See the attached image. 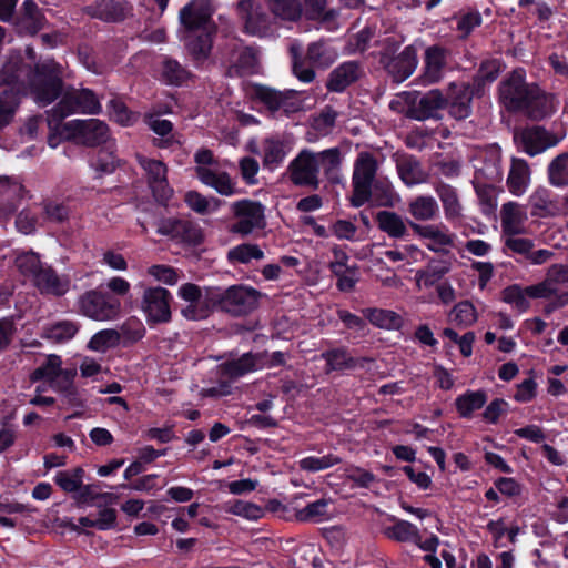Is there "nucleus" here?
<instances>
[{
	"instance_id": "nucleus-1",
	"label": "nucleus",
	"mask_w": 568,
	"mask_h": 568,
	"mask_svg": "<svg viewBox=\"0 0 568 568\" xmlns=\"http://www.w3.org/2000/svg\"><path fill=\"white\" fill-rule=\"evenodd\" d=\"M65 77L63 67L53 60H43L33 71H27L21 55L11 57L0 71V81L4 85L0 92V128L12 121L21 90L39 105H47L62 92Z\"/></svg>"
},
{
	"instance_id": "nucleus-2",
	"label": "nucleus",
	"mask_w": 568,
	"mask_h": 568,
	"mask_svg": "<svg viewBox=\"0 0 568 568\" xmlns=\"http://www.w3.org/2000/svg\"><path fill=\"white\" fill-rule=\"evenodd\" d=\"M212 0H192L180 11V38L189 55L197 63L204 62L212 50L216 27L212 21Z\"/></svg>"
},
{
	"instance_id": "nucleus-3",
	"label": "nucleus",
	"mask_w": 568,
	"mask_h": 568,
	"mask_svg": "<svg viewBox=\"0 0 568 568\" xmlns=\"http://www.w3.org/2000/svg\"><path fill=\"white\" fill-rule=\"evenodd\" d=\"M101 104L95 94L88 89H67L57 105L48 112V128L50 130L48 143L51 148L59 145L55 132L62 129V121L75 113H99Z\"/></svg>"
},
{
	"instance_id": "nucleus-4",
	"label": "nucleus",
	"mask_w": 568,
	"mask_h": 568,
	"mask_svg": "<svg viewBox=\"0 0 568 568\" xmlns=\"http://www.w3.org/2000/svg\"><path fill=\"white\" fill-rule=\"evenodd\" d=\"M267 11L264 0H239L236 13L242 31L256 38L275 37L277 34L276 22Z\"/></svg>"
},
{
	"instance_id": "nucleus-5",
	"label": "nucleus",
	"mask_w": 568,
	"mask_h": 568,
	"mask_svg": "<svg viewBox=\"0 0 568 568\" xmlns=\"http://www.w3.org/2000/svg\"><path fill=\"white\" fill-rule=\"evenodd\" d=\"M59 143L63 139H75L87 145H99L109 140L108 125L98 119L72 120L55 132Z\"/></svg>"
},
{
	"instance_id": "nucleus-6",
	"label": "nucleus",
	"mask_w": 568,
	"mask_h": 568,
	"mask_svg": "<svg viewBox=\"0 0 568 568\" xmlns=\"http://www.w3.org/2000/svg\"><path fill=\"white\" fill-rule=\"evenodd\" d=\"M377 170L375 158L368 152L358 154L354 163L352 204L355 207L366 203L372 194V183Z\"/></svg>"
},
{
	"instance_id": "nucleus-7",
	"label": "nucleus",
	"mask_w": 568,
	"mask_h": 568,
	"mask_svg": "<svg viewBox=\"0 0 568 568\" xmlns=\"http://www.w3.org/2000/svg\"><path fill=\"white\" fill-rule=\"evenodd\" d=\"M261 297V293L253 287L234 285L223 293L217 292L215 302L221 308L232 315H244L254 311Z\"/></svg>"
},
{
	"instance_id": "nucleus-8",
	"label": "nucleus",
	"mask_w": 568,
	"mask_h": 568,
	"mask_svg": "<svg viewBox=\"0 0 568 568\" xmlns=\"http://www.w3.org/2000/svg\"><path fill=\"white\" fill-rule=\"evenodd\" d=\"M178 295L189 303L182 310L184 317L196 321L209 315L211 305L217 297V292L209 288L202 290L193 283H185L180 286Z\"/></svg>"
},
{
	"instance_id": "nucleus-9",
	"label": "nucleus",
	"mask_w": 568,
	"mask_h": 568,
	"mask_svg": "<svg viewBox=\"0 0 568 568\" xmlns=\"http://www.w3.org/2000/svg\"><path fill=\"white\" fill-rule=\"evenodd\" d=\"M287 174L296 186L317 189L320 171L315 152L304 149L288 164Z\"/></svg>"
},
{
	"instance_id": "nucleus-10",
	"label": "nucleus",
	"mask_w": 568,
	"mask_h": 568,
	"mask_svg": "<svg viewBox=\"0 0 568 568\" xmlns=\"http://www.w3.org/2000/svg\"><path fill=\"white\" fill-rule=\"evenodd\" d=\"M79 307L84 316L103 322L119 316L121 303L98 291H89L80 297Z\"/></svg>"
},
{
	"instance_id": "nucleus-11",
	"label": "nucleus",
	"mask_w": 568,
	"mask_h": 568,
	"mask_svg": "<svg viewBox=\"0 0 568 568\" xmlns=\"http://www.w3.org/2000/svg\"><path fill=\"white\" fill-rule=\"evenodd\" d=\"M531 87L525 83V71L517 69L500 83L499 98L501 103L514 111H524L528 105Z\"/></svg>"
},
{
	"instance_id": "nucleus-12",
	"label": "nucleus",
	"mask_w": 568,
	"mask_h": 568,
	"mask_svg": "<svg viewBox=\"0 0 568 568\" xmlns=\"http://www.w3.org/2000/svg\"><path fill=\"white\" fill-rule=\"evenodd\" d=\"M171 293L163 287H148L141 300V310L146 322L166 323L171 320Z\"/></svg>"
},
{
	"instance_id": "nucleus-13",
	"label": "nucleus",
	"mask_w": 568,
	"mask_h": 568,
	"mask_svg": "<svg viewBox=\"0 0 568 568\" xmlns=\"http://www.w3.org/2000/svg\"><path fill=\"white\" fill-rule=\"evenodd\" d=\"M232 209L237 219L232 226V232L247 235L255 229L264 226V206L261 203L241 200L233 203Z\"/></svg>"
},
{
	"instance_id": "nucleus-14",
	"label": "nucleus",
	"mask_w": 568,
	"mask_h": 568,
	"mask_svg": "<svg viewBox=\"0 0 568 568\" xmlns=\"http://www.w3.org/2000/svg\"><path fill=\"white\" fill-rule=\"evenodd\" d=\"M158 233L187 244L199 245L204 240L202 227L187 220L165 219L158 225Z\"/></svg>"
},
{
	"instance_id": "nucleus-15",
	"label": "nucleus",
	"mask_w": 568,
	"mask_h": 568,
	"mask_svg": "<svg viewBox=\"0 0 568 568\" xmlns=\"http://www.w3.org/2000/svg\"><path fill=\"white\" fill-rule=\"evenodd\" d=\"M138 160L146 174L148 183L156 201H168L172 196L173 190L168 183L166 165L159 160L146 159L144 156H138Z\"/></svg>"
},
{
	"instance_id": "nucleus-16",
	"label": "nucleus",
	"mask_w": 568,
	"mask_h": 568,
	"mask_svg": "<svg viewBox=\"0 0 568 568\" xmlns=\"http://www.w3.org/2000/svg\"><path fill=\"white\" fill-rule=\"evenodd\" d=\"M410 227L415 234L427 241L430 251L440 252L454 243L455 235L444 224L423 225L413 222Z\"/></svg>"
},
{
	"instance_id": "nucleus-17",
	"label": "nucleus",
	"mask_w": 568,
	"mask_h": 568,
	"mask_svg": "<svg viewBox=\"0 0 568 568\" xmlns=\"http://www.w3.org/2000/svg\"><path fill=\"white\" fill-rule=\"evenodd\" d=\"M448 52L446 49L432 45L425 50L424 67L420 80L424 84H433L438 82L447 65Z\"/></svg>"
},
{
	"instance_id": "nucleus-18",
	"label": "nucleus",
	"mask_w": 568,
	"mask_h": 568,
	"mask_svg": "<svg viewBox=\"0 0 568 568\" xmlns=\"http://www.w3.org/2000/svg\"><path fill=\"white\" fill-rule=\"evenodd\" d=\"M417 64V50L413 45H408L386 63V69L394 81L403 82L414 73Z\"/></svg>"
},
{
	"instance_id": "nucleus-19",
	"label": "nucleus",
	"mask_w": 568,
	"mask_h": 568,
	"mask_svg": "<svg viewBox=\"0 0 568 568\" xmlns=\"http://www.w3.org/2000/svg\"><path fill=\"white\" fill-rule=\"evenodd\" d=\"M229 74L248 75L258 72L260 63L254 49L248 47H239L230 55Z\"/></svg>"
},
{
	"instance_id": "nucleus-20",
	"label": "nucleus",
	"mask_w": 568,
	"mask_h": 568,
	"mask_svg": "<svg viewBox=\"0 0 568 568\" xmlns=\"http://www.w3.org/2000/svg\"><path fill=\"white\" fill-rule=\"evenodd\" d=\"M527 212L517 202H507L500 210L501 235L521 234L525 232Z\"/></svg>"
},
{
	"instance_id": "nucleus-21",
	"label": "nucleus",
	"mask_w": 568,
	"mask_h": 568,
	"mask_svg": "<svg viewBox=\"0 0 568 568\" xmlns=\"http://www.w3.org/2000/svg\"><path fill=\"white\" fill-rule=\"evenodd\" d=\"M515 138L519 142L520 149L530 156L542 153L554 145L548 133L539 126L526 129Z\"/></svg>"
},
{
	"instance_id": "nucleus-22",
	"label": "nucleus",
	"mask_w": 568,
	"mask_h": 568,
	"mask_svg": "<svg viewBox=\"0 0 568 568\" xmlns=\"http://www.w3.org/2000/svg\"><path fill=\"white\" fill-rule=\"evenodd\" d=\"M251 150L262 156L264 168L275 170L283 163L291 149L283 140L271 136L262 141L261 152Z\"/></svg>"
},
{
	"instance_id": "nucleus-23",
	"label": "nucleus",
	"mask_w": 568,
	"mask_h": 568,
	"mask_svg": "<svg viewBox=\"0 0 568 568\" xmlns=\"http://www.w3.org/2000/svg\"><path fill=\"white\" fill-rule=\"evenodd\" d=\"M506 184L515 196L526 193L530 184V169L525 160L513 158Z\"/></svg>"
},
{
	"instance_id": "nucleus-24",
	"label": "nucleus",
	"mask_w": 568,
	"mask_h": 568,
	"mask_svg": "<svg viewBox=\"0 0 568 568\" xmlns=\"http://www.w3.org/2000/svg\"><path fill=\"white\" fill-rule=\"evenodd\" d=\"M199 180L206 186L214 189L219 194L232 196L237 193L236 183L219 166L212 170H201Z\"/></svg>"
},
{
	"instance_id": "nucleus-25",
	"label": "nucleus",
	"mask_w": 568,
	"mask_h": 568,
	"mask_svg": "<svg viewBox=\"0 0 568 568\" xmlns=\"http://www.w3.org/2000/svg\"><path fill=\"white\" fill-rule=\"evenodd\" d=\"M199 180L206 186L214 189L219 194L232 196L237 193L236 183L219 166L212 170H201Z\"/></svg>"
},
{
	"instance_id": "nucleus-26",
	"label": "nucleus",
	"mask_w": 568,
	"mask_h": 568,
	"mask_svg": "<svg viewBox=\"0 0 568 568\" xmlns=\"http://www.w3.org/2000/svg\"><path fill=\"white\" fill-rule=\"evenodd\" d=\"M361 75L359 65L349 61L336 67L331 73L327 81V89L334 92H342Z\"/></svg>"
},
{
	"instance_id": "nucleus-27",
	"label": "nucleus",
	"mask_w": 568,
	"mask_h": 568,
	"mask_svg": "<svg viewBox=\"0 0 568 568\" xmlns=\"http://www.w3.org/2000/svg\"><path fill=\"white\" fill-rule=\"evenodd\" d=\"M448 98L450 100L449 112L454 118L462 120L470 114L471 93L467 85L452 83Z\"/></svg>"
},
{
	"instance_id": "nucleus-28",
	"label": "nucleus",
	"mask_w": 568,
	"mask_h": 568,
	"mask_svg": "<svg viewBox=\"0 0 568 568\" xmlns=\"http://www.w3.org/2000/svg\"><path fill=\"white\" fill-rule=\"evenodd\" d=\"M257 94L273 111L283 110L290 113L300 109V105L294 102L295 94L293 92L283 93L271 88H260Z\"/></svg>"
},
{
	"instance_id": "nucleus-29",
	"label": "nucleus",
	"mask_w": 568,
	"mask_h": 568,
	"mask_svg": "<svg viewBox=\"0 0 568 568\" xmlns=\"http://www.w3.org/2000/svg\"><path fill=\"white\" fill-rule=\"evenodd\" d=\"M23 196L24 187L20 181L0 178V203L6 206L7 213L16 211Z\"/></svg>"
},
{
	"instance_id": "nucleus-30",
	"label": "nucleus",
	"mask_w": 568,
	"mask_h": 568,
	"mask_svg": "<svg viewBox=\"0 0 568 568\" xmlns=\"http://www.w3.org/2000/svg\"><path fill=\"white\" fill-rule=\"evenodd\" d=\"M408 212L416 221H432L439 214L437 201L430 195H419L408 203Z\"/></svg>"
},
{
	"instance_id": "nucleus-31",
	"label": "nucleus",
	"mask_w": 568,
	"mask_h": 568,
	"mask_svg": "<svg viewBox=\"0 0 568 568\" xmlns=\"http://www.w3.org/2000/svg\"><path fill=\"white\" fill-rule=\"evenodd\" d=\"M33 283L42 293L47 294L63 295L69 290V282L59 277L47 266H44Z\"/></svg>"
},
{
	"instance_id": "nucleus-32",
	"label": "nucleus",
	"mask_w": 568,
	"mask_h": 568,
	"mask_svg": "<svg viewBox=\"0 0 568 568\" xmlns=\"http://www.w3.org/2000/svg\"><path fill=\"white\" fill-rule=\"evenodd\" d=\"M500 300L519 314L527 312L530 307L527 290L519 284L505 287L500 292Z\"/></svg>"
},
{
	"instance_id": "nucleus-33",
	"label": "nucleus",
	"mask_w": 568,
	"mask_h": 568,
	"mask_svg": "<svg viewBox=\"0 0 568 568\" xmlns=\"http://www.w3.org/2000/svg\"><path fill=\"white\" fill-rule=\"evenodd\" d=\"M524 111L532 119H542L552 111L551 99L539 88L531 85L529 102Z\"/></svg>"
},
{
	"instance_id": "nucleus-34",
	"label": "nucleus",
	"mask_w": 568,
	"mask_h": 568,
	"mask_svg": "<svg viewBox=\"0 0 568 568\" xmlns=\"http://www.w3.org/2000/svg\"><path fill=\"white\" fill-rule=\"evenodd\" d=\"M326 362L325 372L352 369L356 366L355 359L345 348H333L321 354Z\"/></svg>"
},
{
	"instance_id": "nucleus-35",
	"label": "nucleus",
	"mask_w": 568,
	"mask_h": 568,
	"mask_svg": "<svg viewBox=\"0 0 568 568\" xmlns=\"http://www.w3.org/2000/svg\"><path fill=\"white\" fill-rule=\"evenodd\" d=\"M160 75L166 84L180 85L191 77V73L176 60L165 58L162 61Z\"/></svg>"
},
{
	"instance_id": "nucleus-36",
	"label": "nucleus",
	"mask_w": 568,
	"mask_h": 568,
	"mask_svg": "<svg viewBox=\"0 0 568 568\" xmlns=\"http://www.w3.org/2000/svg\"><path fill=\"white\" fill-rule=\"evenodd\" d=\"M329 499H318L297 510L296 517L301 521L322 523L329 519Z\"/></svg>"
},
{
	"instance_id": "nucleus-37",
	"label": "nucleus",
	"mask_w": 568,
	"mask_h": 568,
	"mask_svg": "<svg viewBox=\"0 0 568 568\" xmlns=\"http://www.w3.org/2000/svg\"><path fill=\"white\" fill-rule=\"evenodd\" d=\"M43 17L33 0H26L19 20L21 30L36 33L42 27Z\"/></svg>"
},
{
	"instance_id": "nucleus-38",
	"label": "nucleus",
	"mask_w": 568,
	"mask_h": 568,
	"mask_svg": "<svg viewBox=\"0 0 568 568\" xmlns=\"http://www.w3.org/2000/svg\"><path fill=\"white\" fill-rule=\"evenodd\" d=\"M376 221L379 229L390 237H403L407 232L403 219L395 212L382 211L377 214Z\"/></svg>"
},
{
	"instance_id": "nucleus-39",
	"label": "nucleus",
	"mask_w": 568,
	"mask_h": 568,
	"mask_svg": "<svg viewBox=\"0 0 568 568\" xmlns=\"http://www.w3.org/2000/svg\"><path fill=\"white\" fill-rule=\"evenodd\" d=\"M187 206L199 214H209L216 212L221 206V201L216 197H206L196 191H187L184 195Z\"/></svg>"
},
{
	"instance_id": "nucleus-40",
	"label": "nucleus",
	"mask_w": 568,
	"mask_h": 568,
	"mask_svg": "<svg viewBox=\"0 0 568 568\" xmlns=\"http://www.w3.org/2000/svg\"><path fill=\"white\" fill-rule=\"evenodd\" d=\"M487 400L483 390L467 392L456 398V408L462 417H470L475 410L480 409Z\"/></svg>"
},
{
	"instance_id": "nucleus-41",
	"label": "nucleus",
	"mask_w": 568,
	"mask_h": 568,
	"mask_svg": "<svg viewBox=\"0 0 568 568\" xmlns=\"http://www.w3.org/2000/svg\"><path fill=\"white\" fill-rule=\"evenodd\" d=\"M318 163V171L323 169L326 176L331 180L337 179L338 169L341 166V152L337 148L327 149L315 152Z\"/></svg>"
},
{
	"instance_id": "nucleus-42",
	"label": "nucleus",
	"mask_w": 568,
	"mask_h": 568,
	"mask_svg": "<svg viewBox=\"0 0 568 568\" xmlns=\"http://www.w3.org/2000/svg\"><path fill=\"white\" fill-rule=\"evenodd\" d=\"M84 470L77 467L68 470H60L54 476V483L65 493L78 491L83 484Z\"/></svg>"
},
{
	"instance_id": "nucleus-43",
	"label": "nucleus",
	"mask_w": 568,
	"mask_h": 568,
	"mask_svg": "<svg viewBox=\"0 0 568 568\" xmlns=\"http://www.w3.org/2000/svg\"><path fill=\"white\" fill-rule=\"evenodd\" d=\"M446 104V99L439 90H430L425 93L418 102V119H427L435 114L436 111L443 109Z\"/></svg>"
},
{
	"instance_id": "nucleus-44",
	"label": "nucleus",
	"mask_w": 568,
	"mask_h": 568,
	"mask_svg": "<svg viewBox=\"0 0 568 568\" xmlns=\"http://www.w3.org/2000/svg\"><path fill=\"white\" fill-rule=\"evenodd\" d=\"M261 367V359L250 353L244 354L239 359L225 365V374L232 378H237Z\"/></svg>"
},
{
	"instance_id": "nucleus-45",
	"label": "nucleus",
	"mask_w": 568,
	"mask_h": 568,
	"mask_svg": "<svg viewBox=\"0 0 568 568\" xmlns=\"http://www.w3.org/2000/svg\"><path fill=\"white\" fill-rule=\"evenodd\" d=\"M224 510L248 520H257L264 515V510L261 506L244 500L229 501L224 505Z\"/></svg>"
},
{
	"instance_id": "nucleus-46",
	"label": "nucleus",
	"mask_w": 568,
	"mask_h": 568,
	"mask_svg": "<svg viewBox=\"0 0 568 568\" xmlns=\"http://www.w3.org/2000/svg\"><path fill=\"white\" fill-rule=\"evenodd\" d=\"M398 173L407 186L420 184L427 180V175L422 170L419 163L410 159L398 164Z\"/></svg>"
},
{
	"instance_id": "nucleus-47",
	"label": "nucleus",
	"mask_w": 568,
	"mask_h": 568,
	"mask_svg": "<svg viewBox=\"0 0 568 568\" xmlns=\"http://www.w3.org/2000/svg\"><path fill=\"white\" fill-rule=\"evenodd\" d=\"M385 534L388 538L405 542L419 540L418 528L406 520H399L394 526L386 528Z\"/></svg>"
},
{
	"instance_id": "nucleus-48",
	"label": "nucleus",
	"mask_w": 568,
	"mask_h": 568,
	"mask_svg": "<svg viewBox=\"0 0 568 568\" xmlns=\"http://www.w3.org/2000/svg\"><path fill=\"white\" fill-rule=\"evenodd\" d=\"M16 265L20 273L32 282L44 268L39 256L33 252L19 254L16 258Z\"/></svg>"
},
{
	"instance_id": "nucleus-49",
	"label": "nucleus",
	"mask_w": 568,
	"mask_h": 568,
	"mask_svg": "<svg viewBox=\"0 0 568 568\" xmlns=\"http://www.w3.org/2000/svg\"><path fill=\"white\" fill-rule=\"evenodd\" d=\"M364 315L372 324L386 329L395 328L400 324V317L388 310L367 308L364 311Z\"/></svg>"
},
{
	"instance_id": "nucleus-50",
	"label": "nucleus",
	"mask_w": 568,
	"mask_h": 568,
	"mask_svg": "<svg viewBox=\"0 0 568 568\" xmlns=\"http://www.w3.org/2000/svg\"><path fill=\"white\" fill-rule=\"evenodd\" d=\"M477 320L474 305L467 301L460 302L449 313V322L462 327L473 325Z\"/></svg>"
},
{
	"instance_id": "nucleus-51",
	"label": "nucleus",
	"mask_w": 568,
	"mask_h": 568,
	"mask_svg": "<svg viewBox=\"0 0 568 568\" xmlns=\"http://www.w3.org/2000/svg\"><path fill=\"white\" fill-rule=\"evenodd\" d=\"M120 342V334L114 329H102L94 334L88 347L91 351L104 353L110 348L115 347Z\"/></svg>"
},
{
	"instance_id": "nucleus-52",
	"label": "nucleus",
	"mask_w": 568,
	"mask_h": 568,
	"mask_svg": "<svg viewBox=\"0 0 568 568\" xmlns=\"http://www.w3.org/2000/svg\"><path fill=\"white\" fill-rule=\"evenodd\" d=\"M341 463V458L336 455L328 454L325 456H307L305 458H302L298 462V466L301 469L315 473L321 471L324 469H327L334 465H337Z\"/></svg>"
},
{
	"instance_id": "nucleus-53",
	"label": "nucleus",
	"mask_w": 568,
	"mask_h": 568,
	"mask_svg": "<svg viewBox=\"0 0 568 568\" xmlns=\"http://www.w3.org/2000/svg\"><path fill=\"white\" fill-rule=\"evenodd\" d=\"M108 108L110 118L122 126L132 125L139 119V114L130 111L122 101L111 100Z\"/></svg>"
},
{
	"instance_id": "nucleus-54",
	"label": "nucleus",
	"mask_w": 568,
	"mask_h": 568,
	"mask_svg": "<svg viewBox=\"0 0 568 568\" xmlns=\"http://www.w3.org/2000/svg\"><path fill=\"white\" fill-rule=\"evenodd\" d=\"M439 199L443 202L445 215L447 219L458 217L462 213V205L454 189L443 185L438 190Z\"/></svg>"
},
{
	"instance_id": "nucleus-55",
	"label": "nucleus",
	"mask_w": 568,
	"mask_h": 568,
	"mask_svg": "<svg viewBox=\"0 0 568 568\" xmlns=\"http://www.w3.org/2000/svg\"><path fill=\"white\" fill-rule=\"evenodd\" d=\"M551 184L561 186L568 184V153L558 155L549 165Z\"/></svg>"
},
{
	"instance_id": "nucleus-56",
	"label": "nucleus",
	"mask_w": 568,
	"mask_h": 568,
	"mask_svg": "<svg viewBox=\"0 0 568 568\" xmlns=\"http://www.w3.org/2000/svg\"><path fill=\"white\" fill-rule=\"evenodd\" d=\"M475 190L479 199L481 211L485 214H490L497 206V193L495 187L486 182L475 183Z\"/></svg>"
},
{
	"instance_id": "nucleus-57",
	"label": "nucleus",
	"mask_w": 568,
	"mask_h": 568,
	"mask_svg": "<svg viewBox=\"0 0 568 568\" xmlns=\"http://www.w3.org/2000/svg\"><path fill=\"white\" fill-rule=\"evenodd\" d=\"M227 256L232 262L248 263L252 260H262L264 253L257 245L241 244L233 247Z\"/></svg>"
},
{
	"instance_id": "nucleus-58",
	"label": "nucleus",
	"mask_w": 568,
	"mask_h": 568,
	"mask_svg": "<svg viewBox=\"0 0 568 568\" xmlns=\"http://www.w3.org/2000/svg\"><path fill=\"white\" fill-rule=\"evenodd\" d=\"M78 332V326L72 322H59L48 327L44 336L53 342L62 343L71 339Z\"/></svg>"
},
{
	"instance_id": "nucleus-59",
	"label": "nucleus",
	"mask_w": 568,
	"mask_h": 568,
	"mask_svg": "<svg viewBox=\"0 0 568 568\" xmlns=\"http://www.w3.org/2000/svg\"><path fill=\"white\" fill-rule=\"evenodd\" d=\"M90 14L104 21H118L123 18V10L113 0H103L91 9Z\"/></svg>"
},
{
	"instance_id": "nucleus-60",
	"label": "nucleus",
	"mask_w": 568,
	"mask_h": 568,
	"mask_svg": "<svg viewBox=\"0 0 568 568\" xmlns=\"http://www.w3.org/2000/svg\"><path fill=\"white\" fill-rule=\"evenodd\" d=\"M529 203L532 207V214L545 217L554 212V205L549 200V194L545 189L536 190L529 196Z\"/></svg>"
},
{
	"instance_id": "nucleus-61",
	"label": "nucleus",
	"mask_w": 568,
	"mask_h": 568,
	"mask_svg": "<svg viewBox=\"0 0 568 568\" xmlns=\"http://www.w3.org/2000/svg\"><path fill=\"white\" fill-rule=\"evenodd\" d=\"M385 255L392 262L404 261L408 264L419 262L424 257V252L415 245H404L402 248L389 250Z\"/></svg>"
},
{
	"instance_id": "nucleus-62",
	"label": "nucleus",
	"mask_w": 568,
	"mask_h": 568,
	"mask_svg": "<svg viewBox=\"0 0 568 568\" xmlns=\"http://www.w3.org/2000/svg\"><path fill=\"white\" fill-rule=\"evenodd\" d=\"M61 372V359L57 355H50L47 358V363L40 367H38L32 373V381L45 379L48 382H53Z\"/></svg>"
},
{
	"instance_id": "nucleus-63",
	"label": "nucleus",
	"mask_w": 568,
	"mask_h": 568,
	"mask_svg": "<svg viewBox=\"0 0 568 568\" xmlns=\"http://www.w3.org/2000/svg\"><path fill=\"white\" fill-rule=\"evenodd\" d=\"M517 234L501 235L505 251H511L513 253L524 255L526 258L535 244L531 240L526 237H517Z\"/></svg>"
},
{
	"instance_id": "nucleus-64",
	"label": "nucleus",
	"mask_w": 568,
	"mask_h": 568,
	"mask_svg": "<svg viewBox=\"0 0 568 568\" xmlns=\"http://www.w3.org/2000/svg\"><path fill=\"white\" fill-rule=\"evenodd\" d=\"M336 267L337 271H334L333 273L337 277V287L344 292L352 291L355 284L358 282L357 267L353 265L346 268H342V266L338 264Z\"/></svg>"
}]
</instances>
